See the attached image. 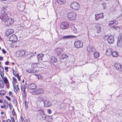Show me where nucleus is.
I'll list each match as a JSON object with an SVG mask.
<instances>
[{"instance_id":"obj_1","label":"nucleus","mask_w":122,"mask_h":122,"mask_svg":"<svg viewBox=\"0 0 122 122\" xmlns=\"http://www.w3.org/2000/svg\"><path fill=\"white\" fill-rule=\"evenodd\" d=\"M70 6L71 8L74 10H78L80 8V5L79 3L76 1L72 2Z\"/></svg>"},{"instance_id":"obj_24","label":"nucleus","mask_w":122,"mask_h":122,"mask_svg":"<svg viewBox=\"0 0 122 122\" xmlns=\"http://www.w3.org/2000/svg\"><path fill=\"white\" fill-rule=\"evenodd\" d=\"M56 51L57 52V55H59L62 52L63 50L60 48H58L56 49Z\"/></svg>"},{"instance_id":"obj_14","label":"nucleus","mask_w":122,"mask_h":122,"mask_svg":"<svg viewBox=\"0 0 122 122\" xmlns=\"http://www.w3.org/2000/svg\"><path fill=\"white\" fill-rule=\"evenodd\" d=\"M45 99L44 98V97L43 96H41L39 97L37 99V102L39 103H40L43 104L44 101V100Z\"/></svg>"},{"instance_id":"obj_45","label":"nucleus","mask_w":122,"mask_h":122,"mask_svg":"<svg viewBox=\"0 0 122 122\" xmlns=\"http://www.w3.org/2000/svg\"><path fill=\"white\" fill-rule=\"evenodd\" d=\"M8 105L10 109L11 110L12 108V105L10 103L8 104Z\"/></svg>"},{"instance_id":"obj_59","label":"nucleus","mask_w":122,"mask_h":122,"mask_svg":"<svg viewBox=\"0 0 122 122\" xmlns=\"http://www.w3.org/2000/svg\"><path fill=\"white\" fill-rule=\"evenodd\" d=\"M9 62L8 61H6L5 62V64L6 65H8V64Z\"/></svg>"},{"instance_id":"obj_37","label":"nucleus","mask_w":122,"mask_h":122,"mask_svg":"<svg viewBox=\"0 0 122 122\" xmlns=\"http://www.w3.org/2000/svg\"><path fill=\"white\" fill-rule=\"evenodd\" d=\"M13 71V73L14 74V75L15 76V77H16V76H17V75H18V73L16 74H16V72L15 71V70L13 69L12 70Z\"/></svg>"},{"instance_id":"obj_61","label":"nucleus","mask_w":122,"mask_h":122,"mask_svg":"<svg viewBox=\"0 0 122 122\" xmlns=\"http://www.w3.org/2000/svg\"><path fill=\"white\" fill-rule=\"evenodd\" d=\"M13 102L14 103H17V102L14 99Z\"/></svg>"},{"instance_id":"obj_64","label":"nucleus","mask_w":122,"mask_h":122,"mask_svg":"<svg viewBox=\"0 0 122 122\" xmlns=\"http://www.w3.org/2000/svg\"><path fill=\"white\" fill-rule=\"evenodd\" d=\"M13 87L16 86L15 85V83H13Z\"/></svg>"},{"instance_id":"obj_58","label":"nucleus","mask_w":122,"mask_h":122,"mask_svg":"<svg viewBox=\"0 0 122 122\" xmlns=\"http://www.w3.org/2000/svg\"><path fill=\"white\" fill-rule=\"evenodd\" d=\"M3 58V56H0V60L2 61Z\"/></svg>"},{"instance_id":"obj_47","label":"nucleus","mask_w":122,"mask_h":122,"mask_svg":"<svg viewBox=\"0 0 122 122\" xmlns=\"http://www.w3.org/2000/svg\"><path fill=\"white\" fill-rule=\"evenodd\" d=\"M0 75L1 77L2 78H4L3 77L4 76V74L3 73L0 72Z\"/></svg>"},{"instance_id":"obj_19","label":"nucleus","mask_w":122,"mask_h":122,"mask_svg":"<svg viewBox=\"0 0 122 122\" xmlns=\"http://www.w3.org/2000/svg\"><path fill=\"white\" fill-rule=\"evenodd\" d=\"M95 19L97 20L100 18H103L104 17L103 15V14L102 13L100 14H96L95 15Z\"/></svg>"},{"instance_id":"obj_54","label":"nucleus","mask_w":122,"mask_h":122,"mask_svg":"<svg viewBox=\"0 0 122 122\" xmlns=\"http://www.w3.org/2000/svg\"><path fill=\"white\" fill-rule=\"evenodd\" d=\"M2 51L5 54L6 53V51L4 49H3L2 50Z\"/></svg>"},{"instance_id":"obj_3","label":"nucleus","mask_w":122,"mask_h":122,"mask_svg":"<svg viewBox=\"0 0 122 122\" xmlns=\"http://www.w3.org/2000/svg\"><path fill=\"white\" fill-rule=\"evenodd\" d=\"M25 4L23 2H20L17 3V7L21 11L23 10L25 8Z\"/></svg>"},{"instance_id":"obj_38","label":"nucleus","mask_w":122,"mask_h":122,"mask_svg":"<svg viewBox=\"0 0 122 122\" xmlns=\"http://www.w3.org/2000/svg\"><path fill=\"white\" fill-rule=\"evenodd\" d=\"M71 29L74 31H76V29L75 27L74 26H72L71 27Z\"/></svg>"},{"instance_id":"obj_29","label":"nucleus","mask_w":122,"mask_h":122,"mask_svg":"<svg viewBox=\"0 0 122 122\" xmlns=\"http://www.w3.org/2000/svg\"><path fill=\"white\" fill-rule=\"evenodd\" d=\"M94 56L95 58H98L100 56V54L97 52H95L94 53Z\"/></svg>"},{"instance_id":"obj_12","label":"nucleus","mask_w":122,"mask_h":122,"mask_svg":"<svg viewBox=\"0 0 122 122\" xmlns=\"http://www.w3.org/2000/svg\"><path fill=\"white\" fill-rule=\"evenodd\" d=\"M44 105V106L46 107H50L51 105V103L47 99H45L44 100V101L43 103Z\"/></svg>"},{"instance_id":"obj_25","label":"nucleus","mask_w":122,"mask_h":122,"mask_svg":"<svg viewBox=\"0 0 122 122\" xmlns=\"http://www.w3.org/2000/svg\"><path fill=\"white\" fill-rule=\"evenodd\" d=\"M57 2L59 4L63 5L66 2V0H56Z\"/></svg>"},{"instance_id":"obj_8","label":"nucleus","mask_w":122,"mask_h":122,"mask_svg":"<svg viewBox=\"0 0 122 122\" xmlns=\"http://www.w3.org/2000/svg\"><path fill=\"white\" fill-rule=\"evenodd\" d=\"M43 92V90L41 88L36 89L35 91L32 92V93L33 95L40 94Z\"/></svg>"},{"instance_id":"obj_6","label":"nucleus","mask_w":122,"mask_h":122,"mask_svg":"<svg viewBox=\"0 0 122 122\" xmlns=\"http://www.w3.org/2000/svg\"><path fill=\"white\" fill-rule=\"evenodd\" d=\"M61 27L63 29H67L69 27V23L66 22H63L61 24Z\"/></svg>"},{"instance_id":"obj_51","label":"nucleus","mask_w":122,"mask_h":122,"mask_svg":"<svg viewBox=\"0 0 122 122\" xmlns=\"http://www.w3.org/2000/svg\"><path fill=\"white\" fill-rule=\"evenodd\" d=\"M13 80L15 82H17V81L16 79L14 77H13Z\"/></svg>"},{"instance_id":"obj_34","label":"nucleus","mask_w":122,"mask_h":122,"mask_svg":"<svg viewBox=\"0 0 122 122\" xmlns=\"http://www.w3.org/2000/svg\"><path fill=\"white\" fill-rule=\"evenodd\" d=\"M61 58L63 59L68 57V56L66 54H63L61 55Z\"/></svg>"},{"instance_id":"obj_10","label":"nucleus","mask_w":122,"mask_h":122,"mask_svg":"<svg viewBox=\"0 0 122 122\" xmlns=\"http://www.w3.org/2000/svg\"><path fill=\"white\" fill-rule=\"evenodd\" d=\"M114 66L117 69L120 71H122V66L119 63H116L115 64Z\"/></svg>"},{"instance_id":"obj_33","label":"nucleus","mask_w":122,"mask_h":122,"mask_svg":"<svg viewBox=\"0 0 122 122\" xmlns=\"http://www.w3.org/2000/svg\"><path fill=\"white\" fill-rule=\"evenodd\" d=\"M39 117L40 118V120H42L45 118V117L46 116L42 115H40L39 116Z\"/></svg>"},{"instance_id":"obj_41","label":"nucleus","mask_w":122,"mask_h":122,"mask_svg":"<svg viewBox=\"0 0 122 122\" xmlns=\"http://www.w3.org/2000/svg\"><path fill=\"white\" fill-rule=\"evenodd\" d=\"M3 87V82H2L1 83H0V87L2 88Z\"/></svg>"},{"instance_id":"obj_20","label":"nucleus","mask_w":122,"mask_h":122,"mask_svg":"<svg viewBox=\"0 0 122 122\" xmlns=\"http://www.w3.org/2000/svg\"><path fill=\"white\" fill-rule=\"evenodd\" d=\"M44 56V55L43 54H39L37 56V59L38 62L42 61V58Z\"/></svg>"},{"instance_id":"obj_36","label":"nucleus","mask_w":122,"mask_h":122,"mask_svg":"<svg viewBox=\"0 0 122 122\" xmlns=\"http://www.w3.org/2000/svg\"><path fill=\"white\" fill-rule=\"evenodd\" d=\"M4 71V69L1 66H0V72L1 73H3Z\"/></svg>"},{"instance_id":"obj_11","label":"nucleus","mask_w":122,"mask_h":122,"mask_svg":"<svg viewBox=\"0 0 122 122\" xmlns=\"http://www.w3.org/2000/svg\"><path fill=\"white\" fill-rule=\"evenodd\" d=\"M87 49V51L90 52H93L95 50V48H93V46L90 45L88 46Z\"/></svg>"},{"instance_id":"obj_2","label":"nucleus","mask_w":122,"mask_h":122,"mask_svg":"<svg viewBox=\"0 0 122 122\" xmlns=\"http://www.w3.org/2000/svg\"><path fill=\"white\" fill-rule=\"evenodd\" d=\"M67 16L69 19L74 20L76 19V15L75 12L72 11L68 13Z\"/></svg>"},{"instance_id":"obj_4","label":"nucleus","mask_w":122,"mask_h":122,"mask_svg":"<svg viewBox=\"0 0 122 122\" xmlns=\"http://www.w3.org/2000/svg\"><path fill=\"white\" fill-rule=\"evenodd\" d=\"M74 45L75 47L77 48L82 47L83 46V42L81 41H77L75 42Z\"/></svg>"},{"instance_id":"obj_40","label":"nucleus","mask_w":122,"mask_h":122,"mask_svg":"<svg viewBox=\"0 0 122 122\" xmlns=\"http://www.w3.org/2000/svg\"><path fill=\"white\" fill-rule=\"evenodd\" d=\"M116 30H118L119 28V27L118 26H114L113 27Z\"/></svg>"},{"instance_id":"obj_21","label":"nucleus","mask_w":122,"mask_h":122,"mask_svg":"<svg viewBox=\"0 0 122 122\" xmlns=\"http://www.w3.org/2000/svg\"><path fill=\"white\" fill-rule=\"evenodd\" d=\"M96 32L98 34L100 33L101 31L100 25L99 24H97L96 25Z\"/></svg>"},{"instance_id":"obj_32","label":"nucleus","mask_w":122,"mask_h":122,"mask_svg":"<svg viewBox=\"0 0 122 122\" xmlns=\"http://www.w3.org/2000/svg\"><path fill=\"white\" fill-rule=\"evenodd\" d=\"M51 61L52 62H56L57 61V59L54 57H52L51 58Z\"/></svg>"},{"instance_id":"obj_28","label":"nucleus","mask_w":122,"mask_h":122,"mask_svg":"<svg viewBox=\"0 0 122 122\" xmlns=\"http://www.w3.org/2000/svg\"><path fill=\"white\" fill-rule=\"evenodd\" d=\"M112 55L114 57H117L118 55V54L116 51H114L112 53Z\"/></svg>"},{"instance_id":"obj_27","label":"nucleus","mask_w":122,"mask_h":122,"mask_svg":"<svg viewBox=\"0 0 122 122\" xmlns=\"http://www.w3.org/2000/svg\"><path fill=\"white\" fill-rule=\"evenodd\" d=\"M4 108L5 109H7L8 107V102L7 101L5 100L4 102Z\"/></svg>"},{"instance_id":"obj_39","label":"nucleus","mask_w":122,"mask_h":122,"mask_svg":"<svg viewBox=\"0 0 122 122\" xmlns=\"http://www.w3.org/2000/svg\"><path fill=\"white\" fill-rule=\"evenodd\" d=\"M6 10V9H5V8H4L1 11V13H3V12L4 13H5V10Z\"/></svg>"},{"instance_id":"obj_49","label":"nucleus","mask_w":122,"mask_h":122,"mask_svg":"<svg viewBox=\"0 0 122 122\" xmlns=\"http://www.w3.org/2000/svg\"><path fill=\"white\" fill-rule=\"evenodd\" d=\"M25 106L26 108H27L28 107L27 105V101H25Z\"/></svg>"},{"instance_id":"obj_7","label":"nucleus","mask_w":122,"mask_h":122,"mask_svg":"<svg viewBox=\"0 0 122 122\" xmlns=\"http://www.w3.org/2000/svg\"><path fill=\"white\" fill-rule=\"evenodd\" d=\"M8 16L7 14L6 13H3L0 16V19L3 21H7V19H8Z\"/></svg>"},{"instance_id":"obj_15","label":"nucleus","mask_w":122,"mask_h":122,"mask_svg":"<svg viewBox=\"0 0 122 122\" xmlns=\"http://www.w3.org/2000/svg\"><path fill=\"white\" fill-rule=\"evenodd\" d=\"M14 20L12 18H9L7 20L6 22H7V25H12L14 23Z\"/></svg>"},{"instance_id":"obj_17","label":"nucleus","mask_w":122,"mask_h":122,"mask_svg":"<svg viewBox=\"0 0 122 122\" xmlns=\"http://www.w3.org/2000/svg\"><path fill=\"white\" fill-rule=\"evenodd\" d=\"M14 33V30L13 29H8L7 30L5 33V36L8 37L9 35L13 34Z\"/></svg>"},{"instance_id":"obj_26","label":"nucleus","mask_w":122,"mask_h":122,"mask_svg":"<svg viewBox=\"0 0 122 122\" xmlns=\"http://www.w3.org/2000/svg\"><path fill=\"white\" fill-rule=\"evenodd\" d=\"M112 50L111 48L108 49L106 51V55H110L112 54Z\"/></svg>"},{"instance_id":"obj_60","label":"nucleus","mask_w":122,"mask_h":122,"mask_svg":"<svg viewBox=\"0 0 122 122\" xmlns=\"http://www.w3.org/2000/svg\"><path fill=\"white\" fill-rule=\"evenodd\" d=\"M60 40V39L58 38H57V39H56V42H58V41Z\"/></svg>"},{"instance_id":"obj_13","label":"nucleus","mask_w":122,"mask_h":122,"mask_svg":"<svg viewBox=\"0 0 122 122\" xmlns=\"http://www.w3.org/2000/svg\"><path fill=\"white\" fill-rule=\"evenodd\" d=\"M107 41L110 44L113 43L114 41L113 37L112 36H109L107 39Z\"/></svg>"},{"instance_id":"obj_53","label":"nucleus","mask_w":122,"mask_h":122,"mask_svg":"<svg viewBox=\"0 0 122 122\" xmlns=\"http://www.w3.org/2000/svg\"><path fill=\"white\" fill-rule=\"evenodd\" d=\"M5 69L6 72L8 71V67H5Z\"/></svg>"},{"instance_id":"obj_48","label":"nucleus","mask_w":122,"mask_h":122,"mask_svg":"<svg viewBox=\"0 0 122 122\" xmlns=\"http://www.w3.org/2000/svg\"><path fill=\"white\" fill-rule=\"evenodd\" d=\"M5 97V98L9 101H10V98L8 96H6Z\"/></svg>"},{"instance_id":"obj_16","label":"nucleus","mask_w":122,"mask_h":122,"mask_svg":"<svg viewBox=\"0 0 122 122\" xmlns=\"http://www.w3.org/2000/svg\"><path fill=\"white\" fill-rule=\"evenodd\" d=\"M36 86V84L34 83H32L29 84L28 87L29 89L32 90L35 89Z\"/></svg>"},{"instance_id":"obj_5","label":"nucleus","mask_w":122,"mask_h":122,"mask_svg":"<svg viewBox=\"0 0 122 122\" xmlns=\"http://www.w3.org/2000/svg\"><path fill=\"white\" fill-rule=\"evenodd\" d=\"M117 45L118 46H122V34L120 33L118 36Z\"/></svg>"},{"instance_id":"obj_57","label":"nucleus","mask_w":122,"mask_h":122,"mask_svg":"<svg viewBox=\"0 0 122 122\" xmlns=\"http://www.w3.org/2000/svg\"><path fill=\"white\" fill-rule=\"evenodd\" d=\"M48 113L49 114L51 113V110L50 109H48Z\"/></svg>"},{"instance_id":"obj_50","label":"nucleus","mask_w":122,"mask_h":122,"mask_svg":"<svg viewBox=\"0 0 122 122\" xmlns=\"http://www.w3.org/2000/svg\"><path fill=\"white\" fill-rule=\"evenodd\" d=\"M26 94L25 93H23V97H24L25 98L26 97Z\"/></svg>"},{"instance_id":"obj_62","label":"nucleus","mask_w":122,"mask_h":122,"mask_svg":"<svg viewBox=\"0 0 122 122\" xmlns=\"http://www.w3.org/2000/svg\"><path fill=\"white\" fill-rule=\"evenodd\" d=\"M9 95L10 96L12 94V93L10 91L9 92Z\"/></svg>"},{"instance_id":"obj_43","label":"nucleus","mask_w":122,"mask_h":122,"mask_svg":"<svg viewBox=\"0 0 122 122\" xmlns=\"http://www.w3.org/2000/svg\"><path fill=\"white\" fill-rule=\"evenodd\" d=\"M114 23V21H111L109 22L108 25H113Z\"/></svg>"},{"instance_id":"obj_23","label":"nucleus","mask_w":122,"mask_h":122,"mask_svg":"<svg viewBox=\"0 0 122 122\" xmlns=\"http://www.w3.org/2000/svg\"><path fill=\"white\" fill-rule=\"evenodd\" d=\"M76 37V36H74L69 35L64 36L62 37V39L65 38L66 39H68L72 38H75Z\"/></svg>"},{"instance_id":"obj_46","label":"nucleus","mask_w":122,"mask_h":122,"mask_svg":"<svg viewBox=\"0 0 122 122\" xmlns=\"http://www.w3.org/2000/svg\"><path fill=\"white\" fill-rule=\"evenodd\" d=\"M14 91L15 93L17 92V91L16 90V86L13 87Z\"/></svg>"},{"instance_id":"obj_30","label":"nucleus","mask_w":122,"mask_h":122,"mask_svg":"<svg viewBox=\"0 0 122 122\" xmlns=\"http://www.w3.org/2000/svg\"><path fill=\"white\" fill-rule=\"evenodd\" d=\"M2 79H3V81L5 84H7L8 82V81L6 76L3 78Z\"/></svg>"},{"instance_id":"obj_31","label":"nucleus","mask_w":122,"mask_h":122,"mask_svg":"<svg viewBox=\"0 0 122 122\" xmlns=\"http://www.w3.org/2000/svg\"><path fill=\"white\" fill-rule=\"evenodd\" d=\"M6 93V92L4 90H2L0 91V94L1 96H3Z\"/></svg>"},{"instance_id":"obj_55","label":"nucleus","mask_w":122,"mask_h":122,"mask_svg":"<svg viewBox=\"0 0 122 122\" xmlns=\"http://www.w3.org/2000/svg\"><path fill=\"white\" fill-rule=\"evenodd\" d=\"M16 77H17L18 80L20 81V77L19 76V75L18 76L17 75Z\"/></svg>"},{"instance_id":"obj_52","label":"nucleus","mask_w":122,"mask_h":122,"mask_svg":"<svg viewBox=\"0 0 122 122\" xmlns=\"http://www.w3.org/2000/svg\"><path fill=\"white\" fill-rule=\"evenodd\" d=\"M11 119L12 122H15V120L14 119V117H11Z\"/></svg>"},{"instance_id":"obj_9","label":"nucleus","mask_w":122,"mask_h":122,"mask_svg":"<svg viewBox=\"0 0 122 122\" xmlns=\"http://www.w3.org/2000/svg\"><path fill=\"white\" fill-rule=\"evenodd\" d=\"M17 39V37L15 35H13L9 37V40L10 41L15 42Z\"/></svg>"},{"instance_id":"obj_22","label":"nucleus","mask_w":122,"mask_h":122,"mask_svg":"<svg viewBox=\"0 0 122 122\" xmlns=\"http://www.w3.org/2000/svg\"><path fill=\"white\" fill-rule=\"evenodd\" d=\"M45 119L46 121L47 122H51L52 121L53 118L51 116H48L45 117Z\"/></svg>"},{"instance_id":"obj_44","label":"nucleus","mask_w":122,"mask_h":122,"mask_svg":"<svg viewBox=\"0 0 122 122\" xmlns=\"http://www.w3.org/2000/svg\"><path fill=\"white\" fill-rule=\"evenodd\" d=\"M12 113L13 115H15L16 114V113L15 112L14 109V108L13 109V110L12 111Z\"/></svg>"},{"instance_id":"obj_63","label":"nucleus","mask_w":122,"mask_h":122,"mask_svg":"<svg viewBox=\"0 0 122 122\" xmlns=\"http://www.w3.org/2000/svg\"><path fill=\"white\" fill-rule=\"evenodd\" d=\"M16 88H17V89L19 90V88L18 87V85H16Z\"/></svg>"},{"instance_id":"obj_35","label":"nucleus","mask_w":122,"mask_h":122,"mask_svg":"<svg viewBox=\"0 0 122 122\" xmlns=\"http://www.w3.org/2000/svg\"><path fill=\"white\" fill-rule=\"evenodd\" d=\"M62 12L65 16H67L68 15V13L66 10H63L62 11Z\"/></svg>"},{"instance_id":"obj_18","label":"nucleus","mask_w":122,"mask_h":122,"mask_svg":"<svg viewBox=\"0 0 122 122\" xmlns=\"http://www.w3.org/2000/svg\"><path fill=\"white\" fill-rule=\"evenodd\" d=\"M17 54L19 55L18 56L21 57L25 55V52L23 50L19 51H17Z\"/></svg>"},{"instance_id":"obj_56","label":"nucleus","mask_w":122,"mask_h":122,"mask_svg":"<svg viewBox=\"0 0 122 122\" xmlns=\"http://www.w3.org/2000/svg\"><path fill=\"white\" fill-rule=\"evenodd\" d=\"M114 23H115V24H116L117 25L118 24V22L117 21H116V20L114 21Z\"/></svg>"},{"instance_id":"obj_42","label":"nucleus","mask_w":122,"mask_h":122,"mask_svg":"<svg viewBox=\"0 0 122 122\" xmlns=\"http://www.w3.org/2000/svg\"><path fill=\"white\" fill-rule=\"evenodd\" d=\"M102 5L104 9H105L106 7V4L105 3H104L102 4Z\"/></svg>"}]
</instances>
